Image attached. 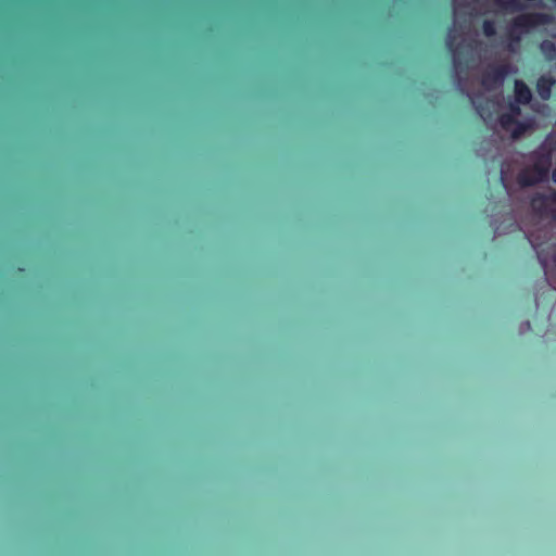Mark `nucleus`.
Instances as JSON below:
<instances>
[{"label":"nucleus","mask_w":556,"mask_h":556,"mask_svg":"<svg viewBox=\"0 0 556 556\" xmlns=\"http://www.w3.org/2000/svg\"><path fill=\"white\" fill-rule=\"evenodd\" d=\"M504 74L495 68L485 73L477 91L468 92L473 106L481 118L494 130L505 131L511 138H518L532 128L533 121L521 118L520 108L510 103L507 108L500 102L498 88Z\"/></svg>","instance_id":"obj_1"},{"label":"nucleus","mask_w":556,"mask_h":556,"mask_svg":"<svg viewBox=\"0 0 556 556\" xmlns=\"http://www.w3.org/2000/svg\"><path fill=\"white\" fill-rule=\"evenodd\" d=\"M535 168L525 169L518 177V181L521 186H530L544 179L547 176L549 163L547 160H540L535 162Z\"/></svg>","instance_id":"obj_2"},{"label":"nucleus","mask_w":556,"mask_h":556,"mask_svg":"<svg viewBox=\"0 0 556 556\" xmlns=\"http://www.w3.org/2000/svg\"><path fill=\"white\" fill-rule=\"evenodd\" d=\"M546 17L544 15H522L519 16L511 29L513 34L518 33L519 30H528L532 27H535L540 24L545 23Z\"/></svg>","instance_id":"obj_3"},{"label":"nucleus","mask_w":556,"mask_h":556,"mask_svg":"<svg viewBox=\"0 0 556 556\" xmlns=\"http://www.w3.org/2000/svg\"><path fill=\"white\" fill-rule=\"evenodd\" d=\"M455 41H456V30L453 29L448 34L447 45L453 52L455 71H456V74L459 76L460 75V60H459L460 50L458 47L455 46Z\"/></svg>","instance_id":"obj_4"},{"label":"nucleus","mask_w":556,"mask_h":556,"mask_svg":"<svg viewBox=\"0 0 556 556\" xmlns=\"http://www.w3.org/2000/svg\"><path fill=\"white\" fill-rule=\"evenodd\" d=\"M515 97L518 103H528L531 99L530 89L521 81L515 83Z\"/></svg>","instance_id":"obj_5"},{"label":"nucleus","mask_w":556,"mask_h":556,"mask_svg":"<svg viewBox=\"0 0 556 556\" xmlns=\"http://www.w3.org/2000/svg\"><path fill=\"white\" fill-rule=\"evenodd\" d=\"M553 84H554L553 80L547 76H543L538 80L536 88H538V92L542 99L546 100L549 98L551 87Z\"/></svg>","instance_id":"obj_6"},{"label":"nucleus","mask_w":556,"mask_h":556,"mask_svg":"<svg viewBox=\"0 0 556 556\" xmlns=\"http://www.w3.org/2000/svg\"><path fill=\"white\" fill-rule=\"evenodd\" d=\"M541 49L547 59H554V56L556 55V47L551 41H544L541 45Z\"/></svg>","instance_id":"obj_7"},{"label":"nucleus","mask_w":556,"mask_h":556,"mask_svg":"<svg viewBox=\"0 0 556 556\" xmlns=\"http://www.w3.org/2000/svg\"><path fill=\"white\" fill-rule=\"evenodd\" d=\"M483 28L486 36H492L494 34V26L491 22H485Z\"/></svg>","instance_id":"obj_8"},{"label":"nucleus","mask_w":556,"mask_h":556,"mask_svg":"<svg viewBox=\"0 0 556 556\" xmlns=\"http://www.w3.org/2000/svg\"><path fill=\"white\" fill-rule=\"evenodd\" d=\"M501 179H502V182H503L505 189L507 191H509V185H508L507 177H506V172H505L504 168H502V177H501Z\"/></svg>","instance_id":"obj_9"},{"label":"nucleus","mask_w":556,"mask_h":556,"mask_svg":"<svg viewBox=\"0 0 556 556\" xmlns=\"http://www.w3.org/2000/svg\"><path fill=\"white\" fill-rule=\"evenodd\" d=\"M553 179H554V181L556 182V169H555V170H554V173H553Z\"/></svg>","instance_id":"obj_10"},{"label":"nucleus","mask_w":556,"mask_h":556,"mask_svg":"<svg viewBox=\"0 0 556 556\" xmlns=\"http://www.w3.org/2000/svg\"><path fill=\"white\" fill-rule=\"evenodd\" d=\"M533 206H534L535 208H540V207L538 206V204H536V202H535V201H534V203H533Z\"/></svg>","instance_id":"obj_11"},{"label":"nucleus","mask_w":556,"mask_h":556,"mask_svg":"<svg viewBox=\"0 0 556 556\" xmlns=\"http://www.w3.org/2000/svg\"><path fill=\"white\" fill-rule=\"evenodd\" d=\"M553 202H555V203H556V194H555V195H554V198H553Z\"/></svg>","instance_id":"obj_12"}]
</instances>
